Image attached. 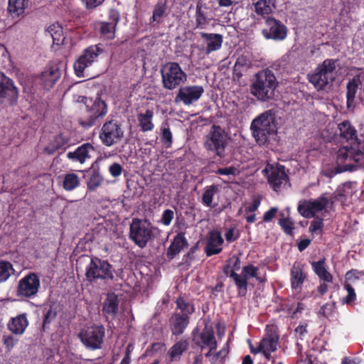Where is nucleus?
Returning <instances> with one entry per match:
<instances>
[{"label": "nucleus", "mask_w": 364, "mask_h": 364, "mask_svg": "<svg viewBox=\"0 0 364 364\" xmlns=\"http://www.w3.org/2000/svg\"><path fill=\"white\" fill-rule=\"evenodd\" d=\"M13 336H4L3 342L8 350H11L17 342Z\"/></svg>", "instance_id": "62"}, {"label": "nucleus", "mask_w": 364, "mask_h": 364, "mask_svg": "<svg viewBox=\"0 0 364 364\" xmlns=\"http://www.w3.org/2000/svg\"><path fill=\"white\" fill-rule=\"evenodd\" d=\"M304 264L301 262H294L290 272V281L292 290L300 292L306 274L304 272Z\"/></svg>", "instance_id": "22"}, {"label": "nucleus", "mask_w": 364, "mask_h": 364, "mask_svg": "<svg viewBox=\"0 0 364 364\" xmlns=\"http://www.w3.org/2000/svg\"><path fill=\"white\" fill-rule=\"evenodd\" d=\"M104 53L102 47L98 45H92L85 48L82 55L75 61L73 68L75 75L78 77H85V70L98 61L99 56Z\"/></svg>", "instance_id": "10"}, {"label": "nucleus", "mask_w": 364, "mask_h": 364, "mask_svg": "<svg viewBox=\"0 0 364 364\" xmlns=\"http://www.w3.org/2000/svg\"><path fill=\"white\" fill-rule=\"evenodd\" d=\"M63 63L60 61L51 62L47 67V89L53 87L60 79Z\"/></svg>", "instance_id": "29"}, {"label": "nucleus", "mask_w": 364, "mask_h": 364, "mask_svg": "<svg viewBox=\"0 0 364 364\" xmlns=\"http://www.w3.org/2000/svg\"><path fill=\"white\" fill-rule=\"evenodd\" d=\"M328 204L325 196H320L315 200H300L297 207L299 214L305 218H315L316 214L324 210Z\"/></svg>", "instance_id": "16"}, {"label": "nucleus", "mask_w": 364, "mask_h": 364, "mask_svg": "<svg viewBox=\"0 0 364 364\" xmlns=\"http://www.w3.org/2000/svg\"><path fill=\"white\" fill-rule=\"evenodd\" d=\"M208 7L203 4L200 1H198L196 9V28L204 29L207 27L210 21L208 18L207 12L205 11Z\"/></svg>", "instance_id": "31"}, {"label": "nucleus", "mask_w": 364, "mask_h": 364, "mask_svg": "<svg viewBox=\"0 0 364 364\" xmlns=\"http://www.w3.org/2000/svg\"><path fill=\"white\" fill-rule=\"evenodd\" d=\"M264 171L267 173V180L271 188L276 192L279 191L289 181V176L283 165L271 166L269 170L266 168Z\"/></svg>", "instance_id": "18"}, {"label": "nucleus", "mask_w": 364, "mask_h": 364, "mask_svg": "<svg viewBox=\"0 0 364 364\" xmlns=\"http://www.w3.org/2000/svg\"><path fill=\"white\" fill-rule=\"evenodd\" d=\"M154 112L151 109H146L144 113L140 112L137 114L139 127L142 132H151L154 129V124L152 122Z\"/></svg>", "instance_id": "33"}, {"label": "nucleus", "mask_w": 364, "mask_h": 364, "mask_svg": "<svg viewBox=\"0 0 364 364\" xmlns=\"http://www.w3.org/2000/svg\"><path fill=\"white\" fill-rule=\"evenodd\" d=\"M359 76H353V77L347 83L346 85V105L348 109L354 108L355 98L359 87Z\"/></svg>", "instance_id": "30"}, {"label": "nucleus", "mask_w": 364, "mask_h": 364, "mask_svg": "<svg viewBox=\"0 0 364 364\" xmlns=\"http://www.w3.org/2000/svg\"><path fill=\"white\" fill-rule=\"evenodd\" d=\"M211 172H215L216 174L218 175H232L236 176L239 173V171L237 168L235 166H229L226 168H220L217 169L216 171L210 170Z\"/></svg>", "instance_id": "54"}, {"label": "nucleus", "mask_w": 364, "mask_h": 364, "mask_svg": "<svg viewBox=\"0 0 364 364\" xmlns=\"http://www.w3.org/2000/svg\"><path fill=\"white\" fill-rule=\"evenodd\" d=\"M276 0H258L254 4L255 11L259 16L268 15L276 8Z\"/></svg>", "instance_id": "39"}, {"label": "nucleus", "mask_w": 364, "mask_h": 364, "mask_svg": "<svg viewBox=\"0 0 364 364\" xmlns=\"http://www.w3.org/2000/svg\"><path fill=\"white\" fill-rule=\"evenodd\" d=\"M204 92L200 85H188L181 87L176 97V101L182 102L185 105H190L198 101Z\"/></svg>", "instance_id": "20"}, {"label": "nucleus", "mask_w": 364, "mask_h": 364, "mask_svg": "<svg viewBox=\"0 0 364 364\" xmlns=\"http://www.w3.org/2000/svg\"><path fill=\"white\" fill-rule=\"evenodd\" d=\"M258 267L248 264L243 267L241 274L232 272L230 278L233 280L239 297H245L247 293L248 279L257 277Z\"/></svg>", "instance_id": "15"}, {"label": "nucleus", "mask_w": 364, "mask_h": 364, "mask_svg": "<svg viewBox=\"0 0 364 364\" xmlns=\"http://www.w3.org/2000/svg\"><path fill=\"white\" fill-rule=\"evenodd\" d=\"M165 127L164 124L162 125L161 130V141L162 144L164 145L166 148H170L173 144V135L171 132L170 128L168 127V124L166 123Z\"/></svg>", "instance_id": "49"}, {"label": "nucleus", "mask_w": 364, "mask_h": 364, "mask_svg": "<svg viewBox=\"0 0 364 364\" xmlns=\"http://www.w3.org/2000/svg\"><path fill=\"white\" fill-rule=\"evenodd\" d=\"M333 198L335 201H339L344 203L346 201V192L344 188H338L333 193Z\"/></svg>", "instance_id": "57"}, {"label": "nucleus", "mask_w": 364, "mask_h": 364, "mask_svg": "<svg viewBox=\"0 0 364 364\" xmlns=\"http://www.w3.org/2000/svg\"><path fill=\"white\" fill-rule=\"evenodd\" d=\"M68 146L69 138L63 134H59L47 146V153L53 154L58 150L65 149Z\"/></svg>", "instance_id": "37"}, {"label": "nucleus", "mask_w": 364, "mask_h": 364, "mask_svg": "<svg viewBox=\"0 0 364 364\" xmlns=\"http://www.w3.org/2000/svg\"><path fill=\"white\" fill-rule=\"evenodd\" d=\"M39 287L40 281L37 274L29 273L19 281L17 292L20 296L31 297L37 294Z\"/></svg>", "instance_id": "19"}, {"label": "nucleus", "mask_w": 364, "mask_h": 364, "mask_svg": "<svg viewBox=\"0 0 364 364\" xmlns=\"http://www.w3.org/2000/svg\"><path fill=\"white\" fill-rule=\"evenodd\" d=\"M360 276H364V271H359L355 269H351L346 272L345 278L346 280H358L360 279Z\"/></svg>", "instance_id": "58"}, {"label": "nucleus", "mask_w": 364, "mask_h": 364, "mask_svg": "<svg viewBox=\"0 0 364 364\" xmlns=\"http://www.w3.org/2000/svg\"><path fill=\"white\" fill-rule=\"evenodd\" d=\"M103 178L97 171L93 170L87 182V189L91 191H95L102 183Z\"/></svg>", "instance_id": "48"}, {"label": "nucleus", "mask_w": 364, "mask_h": 364, "mask_svg": "<svg viewBox=\"0 0 364 364\" xmlns=\"http://www.w3.org/2000/svg\"><path fill=\"white\" fill-rule=\"evenodd\" d=\"M218 191V188L216 185L207 186L202 196V203L207 207H211L214 194L217 193Z\"/></svg>", "instance_id": "47"}, {"label": "nucleus", "mask_w": 364, "mask_h": 364, "mask_svg": "<svg viewBox=\"0 0 364 364\" xmlns=\"http://www.w3.org/2000/svg\"><path fill=\"white\" fill-rule=\"evenodd\" d=\"M338 60L327 58L309 73L307 79L318 90H323L335 79V70Z\"/></svg>", "instance_id": "6"}, {"label": "nucleus", "mask_w": 364, "mask_h": 364, "mask_svg": "<svg viewBox=\"0 0 364 364\" xmlns=\"http://www.w3.org/2000/svg\"><path fill=\"white\" fill-rule=\"evenodd\" d=\"M117 276L116 270L112 264L107 260L97 257H92L90 262L85 267L86 279L90 282H96L99 280L104 282L113 281Z\"/></svg>", "instance_id": "5"}, {"label": "nucleus", "mask_w": 364, "mask_h": 364, "mask_svg": "<svg viewBox=\"0 0 364 364\" xmlns=\"http://www.w3.org/2000/svg\"><path fill=\"white\" fill-rule=\"evenodd\" d=\"M95 148L90 143H85L78 146L74 151H70L67 154V157L73 162H79L84 164L87 159L92 157V154L95 152Z\"/></svg>", "instance_id": "23"}, {"label": "nucleus", "mask_w": 364, "mask_h": 364, "mask_svg": "<svg viewBox=\"0 0 364 364\" xmlns=\"http://www.w3.org/2000/svg\"><path fill=\"white\" fill-rule=\"evenodd\" d=\"M250 131L259 146L268 147L273 144L277 136L275 112L269 109L255 117L251 122Z\"/></svg>", "instance_id": "2"}, {"label": "nucleus", "mask_w": 364, "mask_h": 364, "mask_svg": "<svg viewBox=\"0 0 364 364\" xmlns=\"http://www.w3.org/2000/svg\"><path fill=\"white\" fill-rule=\"evenodd\" d=\"M200 36L206 43L205 50L206 54H210L212 52L220 49L223 41L221 34L201 32Z\"/></svg>", "instance_id": "26"}, {"label": "nucleus", "mask_w": 364, "mask_h": 364, "mask_svg": "<svg viewBox=\"0 0 364 364\" xmlns=\"http://www.w3.org/2000/svg\"><path fill=\"white\" fill-rule=\"evenodd\" d=\"M18 91L11 79L0 73V104L13 107L17 104Z\"/></svg>", "instance_id": "14"}, {"label": "nucleus", "mask_w": 364, "mask_h": 364, "mask_svg": "<svg viewBox=\"0 0 364 364\" xmlns=\"http://www.w3.org/2000/svg\"><path fill=\"white\" fill-rule=\"evenodd\" d=\"M109 22L117 26L120 19V15L117 9H112L109 11Z\"/></svg>", "instance_id": "61"}, {"label": "nucleus", "mask_w": 364, "mask_h": 364, "mask_svg": "<svg viewBox=\"0 0 364 364\" xmlns=\"http://www.w3.org/2000/svg\"><path fill=\"white\" fill-rule=\"evenodd\" d=\"M174 217V212L172 210L166 209L163 212L161 222L163 225L168 226L171 224Z\"/></svg>", "instance_id": "56"}, {"label": "nucleus", "mask_w": 364, "mask_h": 364, "mask_svg": "<svg viewBox=\"0 0 364 364\" xmlns=\"http://www.w3.org/2000/svg\"><path fill=\"white\" fill-rule=\"evenodd\" d=\"M224 243L220 231L213 230L210 231L207 237V243L205 252L207 257H210L220 253L223 250L221 246Z\"/></svg>", "instance_id": "21"}, {"label": "nucleus", "mask_w": 364, "mask_h": 364, "mask_svg": "<svg viewBox=\"0 0 364 364\" xmlns=\"http://www.w3.org/2000/svg\"><path fill=\"white\" fill-rule=\"evenodd\" d=\"M80 181L77 174L74 173H67L64 176L63 186L65 190L70 191L79 186Z\"/></svg>", "instance_id": "44"}, {"label": "nucleus", "mask_w": 364, "mask_h": 364, "mask_svg": "<svg viewBox=\"0 0 364 364\" xmlns=\"http://www.w3.org/2000/svg\"><path fill=\"white\" fill-rule=\"evenodd\" d=\"M119 300L117 295L114 293H108L102 304V311L104 314L115 316L118 313Z\"/></svg>", "instance_id": "32"}, {"label": "nucleus", "mask_w": 364, "mask_h": 364, "mask_svg": "<svg viewBox=\"0 0 364 364\" xmlns=\"http://www.w3.org/2000/svg\"><path fill=\"white\" fill-rule=\"evenodd\" d=\"M48 36L50 37L53 46L62 45L65 39L63 27L58 23H55L47 28V38Z\"/></svg>", "instance_id": "35"}, {"label": "nucleus", "mask_w": 364, "mask_h": 364, "mask_svg": "<svg viewBox=\"0 0 364 364\" xmlns=\"http://www.w3.org/2000/svg\"><path fill=\"white\" fill-rule=\"evenodd\" d=\"M105 330L103 326L93 325L82 329L78 336L86 348L96 350L101 348Z\"/></svg>", "instance_id": "13"}, {"label": "nucleus", "mask_w": 364, "mask_h": 364, "mask_svg": "<svg viewBox=\"0 0 364 364\" xmlns=\"http://www.w3.org/2000/svg\"><path fill=\"white\" fill-rule=\"evenodd\" d=\"M85 112L79 119V124L84 128L96 125L107 114V105L100 97H97L95 100L85 97Z\"/></svg>", "instance_id": "7"}, {"label": "nucleus", "mask_w": 364, "mask_h": 364, "mask_svg": "<svg viewBox=\"0 0 364 364\" xmlns=\"http://www.w3.org/2000/svg\"><path fill=\"white\" fill-rule=\"evenodd\" d=\"M15 270L11 263L7 261H0V283L6 282Z\"/></svg>", "instance_id": "45"}, {"label": "nucleus", "mask_w": 364, "mask_h": 364, "mask_svg": "<svg viewBox=\"0 0 364 364\" xmlns=\"http://www.w3.org/2000/svg\"><path fill=\"white\" fill-rule=\"evenodd\" d=\"M261 203V198L259 197L255 198L252 200V203L249 206L246 207L245 211L247 214L250 213H255L258 208L259 207Z\"/></svg>", "instance_id": "63"}, {"label": "nucleus", "mask_w": 364, "mask_h": 364, "mask_svg": "<svg viewBox=\"0 0 364 364\" xmlns=\"http://www.w3.org/2000/svg\"><path fill=\"white\" fill-rule=\"evenodd\" d=\"M250 61L244 55H240L236 60L233 67L232 77L234 80H239L250 67Z\"/></svg>", "instance_id": "36"}, {"label": "nucleus", "mask_w": 364, "mask_h": 364, "mask_svg": "<svg viewBox=\"0 0 364 364\" xmlns=\"http://www.w3.org/2000/svg\"><path fill=\"white\" fill-rule=\"evenodd\" d=\"M282 230L288 235L292 236L294 229V221L289 218H282L278 222Z\"/></svg>", "instance_id": "50"}, {"label": "nucleus", "mask_w": 364, "mask_h": 364, "mask_svg": "<svg viewBox=\"0 0 364 364\" xmlns=\"http://www.w3.org/2000/svg\"><path fill=\"white\" fill-rule=\"evenodd\" d=\"M176 311L179 310V312L178 313L180 314L191 317V316L195 312V306L193 303L188 301L183 296L178 297L176 301Z\"/></svg>", "instance_id": "40"}, {"label": "nucleus", "mask_w": 364, "mask_h": 364, "mask_svg": "<svg viewBox=\"0 0 364 364\" xmlns=\"http://www.w3.org/2000/svg\"><path fill=\"white\" fill-rule=\"evenodd\" d=\"M26 0H9L8 11L13 17H18L24 14Z\"/></svg>", "instance_id": "42"}, {"label": "nucleus", "mask_w": 364, "mask_h": 364, "mask_svg": "<svg viewBox=\"0 0 364 364\" xmlns=\"http://www.w3.org/2000/svg\"><path fill=\"white\" fill-rule=\"evenodd\" d=\"M27 326L28 321L25 314L13 318L8 323L9 329L15 334H22Z\"/></svg>", "instance_id": "38"}, {"label": "nucleus", "mask_w": 364, "mask_h": 364, "mask_svg": "<svg viewBox=\"0 0 364 364\" xmlns=\"http://www.w3.org/2000/svg\"><path fill=\"white\" fill-rule=\"evenodd\" d=\"M100 32L103 37L109 40L114 39L115 38V31L117 26L109 22L105 21L100 22Z\"/></svg>", "instance_id": "46"}, {"label": "nucleus", "mask_w": 364, "mask_h": 364, "mask_svg": "<svg viewBox=\"0 0 364 364\" xmlns=\"http://www.w3.org/2000/svg\"><path fill=\"white\" fill-rule=\"evenodd\" d=\"M200 341H196V338H193L195 343L203 348L208 346L210 348L211 350H215L218 348V343L215 340L214 330L212 326L205 325L203 331L199 335Z\"/></svg>", "instance_id": "24"}, {"label": "nucleus", "mask_w": 364, "mask_h": 364, "mask_svg": "<svg viewBox=\"0 0 364 364\" xmlns=\"http://www.w3.org/2000/svg\"><path fill=\"white\" fill-rule=\"evenodd\" d=\"M340 138L348 141H358L357 131L349 121H343L338 124ZM337 163L343 164L348 161L354 164H347L344 166H337L334 170L335 173L343 171H354L360 168H364V149H361L359 142H354L350 146H343L337 152Z\"/></svg>", "instance_id": "1"}, {"label": "nucleus", "mask_w": 364, "mask_h": 364, "mask_svg": "<svg viewBox=\"0 0 364 364\" xmlns=\"http://www.w3.org/2000/svg\"><path fill=\"white\" fill-rule=\"evenodd\" d=\"M278 82L272 70L264 69L255 75V81L250 85V93L258 100L267 102L274 98Z\"/></svg>", "instance_id": "4"}, {"label": "nucleus", "mask_w": 364, "mask_h": 364, "mask_svg": "<svg viewBox=\"0 0 364 364\" xmlns=\"http://www.w3.org/2000/svg\"><path fill=\"white\" fill-rule=\"evenodd\" d=\"M48 36L50 37L53 46L62 45L65 39L63 27L58 23H55L47 28V38Z\"/></svg>", "instance_id": "34"}, {"label": "nucleus", "mask_w": 364, "mask_h": 364, "mask_svg": "<svg viewBox=\"0 0 364 364\" xmlns=\"http://www.w3.org/2000/svg\"><path fill=\"white\" fill-rule=\"evenodd\" d=\"M311 265L314 272L320 280L325 282H333V277L328 270L325 258L320 259L318 261L311 262Z\"/></svg>", "instance_id": "28"}, {"label": "nucleus", "mask_w": 364, "mask_h": 364, "mask_svg": "<svg viewBox=\"0 0 364 364\" xmlns=\"http://www.w3.org/2000/svg\"><path fill=\"white\" fill-rule=\"evenodd\" d=\"M287 27L282 21L269 16L265 20V28L262 31V33L266 39L279 41L287 38Z\"/></svg>", "instance_id": "17"}, {"label": "nucleus", "mask_w": 364, "mask_h": 364, "mask_svg": "<svg viewBox=\"0 0 364 364\" xmlns=\"http://www.w3.org/2000/svg\"><path fill=\"white\" fill-rule=\"evenodd\" d=\"M323 228V220L321 218L316 217L315 220L311 222L309 231L312 234H318L322 232Z\"/></svg>", "instance_id": "53"}, {"label": "nucleus", "mask_w": 364, "mask_h": 364, "mask_svg": "<svg viewBox=\"0 0 364 364\" xmlns=\"http://www.w3.org/2000/svg\"><path fill=\"white\" fill-rule=\"evenodd\" d=\"M279 209L277 207H272L269 210L265 212L262 217V222L269 223L276 216Z\"/></svg>", "instance_id": "59"}, {"label": "nucleus", "mask_w": 364, "mask_h": 364, "mask_svg": "<svg viewBox=\"0 0 364 364\" xmlns=\"http://www.w3.org/2000/svg\"><path fill=\"white\" fill-rule=\"evenodd\" d=\"M156 230L157 228L146 220L133 218L129 226V238L138 247L144 248L155 237Z\"/></svg>", "instance_id": "8"}, {"label": "nucleus", "mask_w": 364, "mask_h": 364, "mask_svg": "<svg viewBox=\"0 0 364 364\" xmlns=\"http://www.w3.org/2000/svg\"><path fill=\"white\" fill-rule=\"evenodd\" d=\"M188 246L185 232H180L174 237L166 251L169 259H173L183 249Z\"/></svg>", "instance_id": "25"}, {"label": "nucleus", "mask_w": 364, "mask_h": 364, "mask_svg": "<svg viewBox=\"0 0 364 364\" xmlns=\"http://www.w3.org/2000/svg\"><path fill=\"white\" fill-rule=\"evenodd\" d=\"M279 334L278 327L275 325H267L264 335L255 352H261L267 360L272 358L271 353L275 352L279 346Z\"/></svg>", "instance_id": "12"}, {"label": "nucleus", "mask_w": 364, "mask_h": 364, "mask_svg": "<svg viewBox=\"0 0 364 364\" xmlns=\"http://www.w3.org/2000/svg\"><path fill=\"white\" fill-rule=\"evenodd\" d=\"M166 10L167 6L166 0H159L154 7L153 14L150 19L151 22L160 23L161 22V18L166 14Z\"/></svg>", "instance_id": "43"}, {"label": "nucleus", "mask_w": 364, "mask_h": 364, "mask_svg": "<svg viewBox=\"0 0 364 364\" xmlns=\"http://www.w3.org/2000/svg\"><path fill=\"white\" fill-rule=\"evenodd\" d=\"M124 137L122 124L115 119L105 122L99 134V138L105 146H112L119 143Z\"/></svg>", "instance_id": "11"}, {"label": "nucleus", "mask_w": 364, "mask_h": 364, "mask_svg": "<svg viewBox=\"0 0 364 364\" xmlns=\"http://www.w3.org/2000/svg\"><path fill=\"white\" fill-rule=\"evenodd\" d=\"M230 139L228 133L220 126L216 124L211 126L209 132L205 136L203 142L205 149L214 154V157L208 161V168L226 156V149Z\"/></svg>", "instance_id": "3"}, {"label": "nucleus", "mask_w": 364, "mask_h": 364, "mask_svg": "<svg viewBox=\"0 0 364 364\" xmlns=\"http://www.w3.org/2000/svg\"><path fill=\"white\" fill-rule=\"evenodd\" d=\"M344 289L347 291L348 294L346 296L342 298L341 302L343 304H350L356 300L355 289L349 283L347 282L344 284Z\"/></svg>", "instance_id": "51"}, {"label": "nucleus", "mask_w": 364, "mask_h": 364, "mask_svg": "<svg viewBox=\"0 0 364 364\" xmlns=\"http://www.w3.org/2000/svg\"><path fill=\"white\" fill-rule=\"evenodd\" d=\"M228 262H229L232 267V269L230 270V273L229 274V277L230 278V275L232 272L234 273H237V272L240 269L241 261L238 256L233 255L228 259Z\"/></svg>", "instance_id": "55"}, {"label": "nucleus", "mask_w": 364, "mask_h": 364, "mask_svg": "<svg viewBox=\"0 0 364 364\" xmlns=\"http://www.w3.org/2000/svg\"><path fill=\"white\" fill-rule=\"evenodd\" d=\"M171 332L173 335L180 336L183 333L185 329L190 323V317L180 314L175 311L171 318Z\"/></svg>", "instance_id": "27"}, {"label": "nucleus", "mask_w": 364, "mask_h": 364, "mask_svg": "<svg viewBox=\"0 0 364 364\" xmlns=\"http://www.w3.org/2000/svg\"><path fill=\"white\" fill-rule=\"evenodd\" d=\"M109 171L113 177H117L122 174V167L119 164L114 163L109 166Z\"/></svg>", "instance_id": "64"}, {"label": "nucleus", "mask_w": 364, "mask_h": 364, "mask_svg": "<svg viewBox=\"0 0 364 364\" xmlns=\"http://www.w3.org/2000/svg\"><path fill=\"white\" fill-rule=\"evenodd\" d=\"M336 309V305L335 302L326 303L321 306L318 314L325 318H329L332 316Z\"/></svg>", "instance_id": "52"}, {"label": "nucleus", "mask_w": 364, "mask_h": 364, "mask_svg": "<svg viewBox=\"0 0 364 364\" xmlns=\"http://www.w3.org/2000/svg\"><path fill=\"white\" fill-rule=\"evenodd\" d=\"M88 10H93L102 4L105 0H80Z\"/></svg>", "instance_id": "60"}, {"label": "nucleus", "mask_w": 364, "mask_h": 364, "mask_svg": "<svg viewBox=\"0 0 364 364\" xmlns=\"http://www.w3.org/2000/svg\"><path fill=\"white\" fill-rule=\"evenodd\" d=\"M163 87L169 90H174L187 78L186 73L178 63L169 62L161 69Z\"/></svg>", "instance_id": "9"}, {"label": "nucleus", "mask_w": 364, "mask_h": 364, "mask_svg": "<svg viewBox=\"0 0 364 364\" xmlns=\"http://www.w3.org/2000/svg\"><path fill=\"white\" fill-rule=\"evenodd\" d=\"M188 342L187 340L181 339L177 341L168 350V355L173 360L181 355L188 349Z\"/></svg>", "instance_id": "41"}]
</instances>
